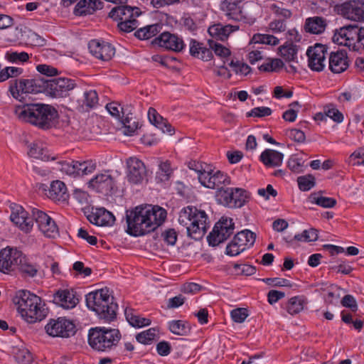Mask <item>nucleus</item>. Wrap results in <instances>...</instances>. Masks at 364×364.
Returning a JSON list of instances; mask_svg holds the SVG:
<instances>
[{
	"mask_svg": "<svg viewBox=\"0 0 364 364\" xmlns=\"http://www.w3.org/2000/svg\"><path fill=\"white\" fill-rule=\"evenodd\" d=\"M166 216V210L159 205L145 204L136 206L126 212V232L134 237L144 235L162 225Z\"/></svg>",
	"mask_w": 364,
	"mask_h": 364,
	"instance_id": "nucleus-1",
	"label": "nucleus"
},
{
	"mask_svg": "<svg viewBox=\"0 0 364 364\" xmlns=\"http://www.w3.org/2000/svg\"><path fill=\"white\" fill-rule=\"evenodd\" d=\"M16 112L19 119L42 130H48L55 127L58 119L57 109L46 104H25L18 107Z\"/></svg>",
	"mask_w": 364,
	"mask_h": 364,
	"instance_id": "nucleus-2",
	"label": "nucleus"
},
{
	"mask_svg": "<svg viewBox=\"0 0 364 364\" xmlns=\"http://www.w3.org/2000/svg\"><path fill=\"white\" fill-rule=\"evenodd\" d=\"M14 302L18 306L21 317L29 323L41 321L47 315V309L42 304L41 298L29 291H18Z\"/></svg>",
	"mask_w": 364,
	"mask_h": 364,
	"instance_id": "nucleus-3",
	"label": "nucleus"
},
{
	"mask_svg": "<svg viewBox=\"0 0 364 364\" xmlns=\"http://www.w3.org/2000/svg\"><path fill=\"white\" fill-rule=\"evenodd\" d=\"M86 305L95 311L100 319L110 323L117 318L118 305L110 296L107 288L90 292L86 295Z\"/></svg>",
	"mask_w": 364,
	"mask_h": 364,
	"instance_id": "nucleus-4",
	"label": "nucleus"
},
{
	"mask_svg": "<svg viewBox=\"0 0 364 364\" xmlns=\"http://www.w3.org/2000/svg\"><path fill=\"white\" fill-rule=\"evenodd\" d=\"M208 217L204 210L187 206L179 213L178 223L184 227L189 237L197 240L201 239L208 228Z\"/></svg>",
	"mask_w": 364,
	"mask_h": 364,
	"instance_id": "nucleus-5",
	"label": "nucleus"
},
{
	"mask_svg": "<svg viewBox=\"0 0 364 364\" xmlns=\"http://www.w3.org/2000/svg\"><path fill=\"white\" fill-rule=\"evenodd\" d=\"M121 339L117 328L95 327L89 330L88 343L95 350L108 352L115 348Z\"/></svg>",
	"mask_w": 364,
	"mask_h": 364,
	"instance_id": "nucleus-6",
	"label": "nucleus"
},
{
	"mask_svg": "<svg viewBox=\"0 0 364 364\" xmlns=\"http://www.w3.org/2000/svg\"><path fill=\"white\" fill-rule=\"evenodd\" d=\"M333 40L353 51L364 50V27L359 28L357 25L343 26L336 30Z\"/></svg>",
	"mask_w": 364,
	"mask_h": 364,
	"instance_id": "nucleus-7",
	"label": "nucleus"
},
{
	"mask_svg": "<svg viewBox=\"0 0 364 364\" xmlns=\"http://www.w3.org/2000/svg\"><path fill=\"white\" fill-rule=\"evenodd\" d=\"M47 78L38 76L33 79H18L10 81L9 91L12 96L21 100V95L28 93H46Z\"/></svg>",
	"mask_w": 364,
	"mask_h": 364,
	"instance_id": "nucleus-8",
	"label": "nucleus"
},
{
	"mask_svg": "<svg viewBox=\"0 0 364 364\" xmlns=\"http://www.w3.org/2000/svg\"><path fill=\"white\" fill-rule=\"evenodd\" d=\"M235 223L231 218L222 217L215 223L213 230L209 233L207 240L209 245L215 247L226 240L232 233Z\"/></svg>",
	"mask_w": 364,
	"mask_h": 364,
	"instance_id": "nucleus-9",
	"label": "nucleus"
},
{
	"mask_svg": "<svg viewBox=\"0 0 364 364\" xmlns=\"http://www.w3.org/2000/svg\"><path fill=\"white\" fill-rule=\"evenodd\" d=\"M256 234L250 230L237 232L226 247L225 253L230 256H237L246 249L253 246Z\"/></svg>",
	"mask_w": 364,
	"mask_h": 364,
	"instance_id": "nucleus-10",
	"label": "nucleus"
},
{
	"mask_svg": "<svg viewBox=\"0 0 364 364\" xmlns=\"http://www.w3.org/2000/svg\"><path fill=\"white\" fill-rule=\"evenodd\" d=\"M337 14L353 21H364V0H346L334 7Z\"/></svg>",
	"mask_w": 364,
	"mask_h": 364,
	"instance_id": "nucleus-11",
	"label": "nucleus"
},
{
	"mask_svg": "<svg viewBox=\"0 0 364 364\" xmlns=\"http://www.w3.org/2000/svg\"><path fill=\"white\" fill-rule=\"evenodd\" d=\"M45 329L46 333L52 337L69 338L76 333L75 325L64 317L50 319L46 325Z\"/></svg>",
	"mask_w": 364,
	"mask_h": 364,
	"instance_id": "nucleus-12",
	"label": "nucleus"
},
{
	"mask_svg": "<svg viewBox=\"0 0 364 364\" xmlns=\"http://www.w3.org/2000/svg\"><path fill=\"white\" fill-rule=\"evenodd\" d=\"M76 86V80L68 77L47 79L46 94L53 97H64Z\"/></svg>",
	"mask_w": 364,
	"mask_h": 364,
	"instance_id": "nucleus-13",
	"label": "nucleus"
},
{
	"mask_svg": "<svg viewBox=\"0 0 364 364\" xmlns=\"http://www.w3.org/2000/svg\"><path fill=\"white\" fill-rule=\"evenodd\" d=\"M221 10L228 20L241 21L249 25L255 22V18L244 14L240 0H224Z\"/></svg>",
	"mask_w": 364,
	"mask_h": 364,
	"instance_id": "nucleus-14",
	"label": "nucleus"
},
{
	"mask_svg": "<svg viewBox=\"0 0 364 364\" xmlns=\"http://www.w3.org/2000/svg\"><path fill=\"white\" fill-rule=\"evenodd\" d=\"M21 261H23V254L16 247H6L0 251V272L8 273L15 270Z\"/></svg>",
	"mask_w": 364,
	"mask_h": 364,
	"instance_id": "nucleus-15",
	"label": "nucleus"
},
{
	"mask_svg": "<svg viewBox=\"0 0 364 364\" xmlns=\"http://www.w3.org/2000/svg\"><path fill=\"white\" fill-rule=\"evenodd\" d=\"M60 170L67 175L74 177L82 176L92 173L97 167L95 161L89 160L82 162L77 161H61Z\"/></svg>",
	"mask_w": 364,
	"mask_h": 364,
	"instance_id": "nucleus-16",
	"label": "nucleus"
},
{
	"mask_svg": "<svg viewBox=\"0 0 364 364\" xmlns=\"http://www.w3.org/2000/svg\"><path fill=\"white\" fill-rule=\"evenodd\" d=\"M60 170L67 175L74 177L82 176L92 173L97 167L95 161L89 160L82 162L77 161H61Z\"/></svg>",
	"mask_w": 364,
	"mask_h": 364,
	"instance_id": "nucleus-17",
	"label": "nucleus"
},
{
	"mask_svg": "<svg viewBox=\"0 0 364 364\" xmlns=\"http://www.w3.org/2000/svg\"><path fill=\"white\" fill-rule=\"evenodd\" d=\"M327 51L328 47L321 43H316L307 49L308 65L311 70L321 72L324 69Z\"/></svg>",
	"mask_w": 364,
	"mask_h": 364,
	"instance_id": "nucleus-18",
	"label": "nucleus"
},
{
	"mask_svg": "<svg viewBox=\"0 0 364 364\" xmlns=\"http://www.w3.org/2000/svg\"><path fill=\"white\" fill-rule=\"evenodd\" d=\"M32 217L37 223L39 230L45 236L54 238L58 235V228L55 222L46 213L33 208L32 210Z\"/></svg>",
	"mask_w": 364,
	"mask_h": 364,
	"instance_id": "nucleus-19",
	"label": "nucleus"
},
{
	"mask_svg": "<svg viewBox=\"0 0 364 364\" xmlns=\"http://www.w3.org/2000/svg\"><path fill=\"white\" fill-rule=\"evenodd\" d=\"M89 187L105 196L112 193L115 187V180L109 171L97 174L88 183Z\"/></svg>",
	"mask_w": 364,
	"mask_h": 364,
	"instance_id": "nucleus-20",
	"label": "nucleus"
},
{
	"mask_svg": "<svg viewBox=\"0 0 364 364\" xmlns=\"http://www.w3.org/2000/svg\"><path fill=\"white\" fill-rule=\"evenodd\" d=\"M200 183L208 188H220L223 185L230 184V178L225 173L218 171L213 173V171H205L200 172L198 175Z\"/></svg>",
	"mask_w": 364,
	"mask_h": 364,
	"instance_id": "nucleus-21",
	"label": "nucleus"
},
{
	"mask_svg": "<svg viewBox=\"0 0 364 364\" xmlns=\"http://www.w3.org/2000/svg\"><path fill=\"white\" fill-rule=\"evenodd\" d=\"M88 48L93 56L102 61L111 60L115 54V48L111 43L97 39L91 40Z\"/></svg>",
	"mask_w": 364,
	"mask_h": 364,
	"instance_id": "nucleus-22",
	"label": "nucleus"
},
{
	"mask_svg": "<svg viewBox=\"0 0 364 364\" xmlns=\"http://www.w3.org/2000/svg\"><path fill=\"white\" fill-rule=\"evenodd\" d=\"M152 43L174 52H181L185 48L183 39L169 32L162 33L159 37L154 39Z\"/></svg>",
	"mask_w": 364,
	"mask_h": 364,
	"instance_id": "nucleus-23",
	"label": "nucleus"
},
{
	"mask_svg": "<svg viewBox=\"0 0 364 364\" xmlns=\"http://www.w3.org/2000/svg\"><path fill=\"white\" fill-rule=\"evenodd\" d=\"M11 208V220L23 232H30L33 225V218H29L28 213L21 205H14Z\"/></svg>",
	"mask_w": 364,
	"mask_h": 364,
	"instance_id": "nucleus-24",
	"label": "nucleus"
},
{
	"mask_svg": "<svg viewBox=\"0 0 364 364\" xmlns=\"http://www.w3.org/2000/svg\"><path fill=\"white\" fill-rule=\"evenodd\" d=\"M127 164L128 181L134 184L141 183L146 172L144 164L141 160L134 157L129 158Z\"/></svg>",
	"mask_w": 364,
	"mask_h": 364,
	"instance_id": "nucleus-25",
	"label": "nucleus"
},
{
	"mask_svg": "<svg viewBox=\"0 0 364 364\" xmlns=\"http://www.w3.org/2000/svg\"><path fill=\"white\" fill-rule=\"evenodd\" d=\"M53 301L63 309H70L78 304L79 299L73 290L59 289L53 295Z\"/></svg>",
	"mask_w": 364,
	"mask_h": 364,
	"instance_id": "nucleus-26",
	"label": "nucleus"
},
{
	"mask_svg": "<svg viewBox=\"0 0 364 364\" xmlns=\"http://www.w3.org/2000/svg\"><path fill=\"white\" fill-rule=\"evenodd\" d=\"M87 218L91 223L97 226H110L115 220L113 214L104 208H92Z\"/></svg>",
	"mask_w": 364,
	"mask_h": 364,
	"instance_id": "nucleus-27",
	"label": "nucleus"
},
{
	"mask_svg": "<svg viewBox=\"0 0 364 364\" xmlns=\"http://www.w3.org/2000/svg\"><path fill=\"white\" fill-rule=\"evenodd\" d=\"M329 69L333 73H341L348 68L346 51L341 50L331 52L328 59Z\"/></svg>",
	"mask_w": 364,
	"mask_h": 364,
	"instance_id": "nucleus-28",
	"label": "nucleus"
},
{
	"mask_svg": "<svg viewBox=\"0 0 364 364\" xmlns=\"http://www.w3.org/2000/svg\"><path fill=\"white\" fill-rule=\"evenodd\" d=\"M102 7L103 2L100 0H80L75 7L74 14L76 16L92 14Z\"/></svg>",
	"mask_w": 364,
	"mask_h": 364,
	"instance_id": "nucleus-29",
	"label": "nucleus"
},
{
	"mask_svg": "<svg viewBox=\"0 0 364 364\" xmlns=\"http://www.w3.org/2000/svg\"><path fill=\"white\" fill-rule=\"evenodd\" d=\"M148 117L149 122L164 133H168L171 135L174 133V129L172 128L167 119L161 117L154 108L150 107L149 109Z\"/></svg>",
	"mask_w": 364,
	"mask_h": 364,
	"instance_id": "nucleus-30",
	"label": "nucleus"
},
{
	"mask_svg": "<svg viewBox=\"0 0 364 364\" xmlns=\"http://www.w3.org/2000/svg\"><path fill=\"white\" fill-rule=\"evenodd\" d=\"M284 154L274 149H265L262 152L259 159L267 167H277L282 165Z\"/></svg>",
	"mask_w": 364,
	"mask_h": 364,
	"instance_id": "nucleus-31",
	"label": "nucleus"
},
{
	"mask_svg": "<svg viewBox=\"0 0 364 364\" xmlns=\"http://www.w3.org/2000/svg\"><path fill=\"white\" fill-rule=\"evenodd\" d=\"M238 29V26L218 23L210 26L208 31L212 37L215 38L217 40L225 41L232 32Z\"/></svg>",
	"mask_w": 364,
	"mask_h": 364,
	"instance_id": "nucleus-32",
	"label": "nucleus"
},
{
	"mask_svg": "<svg viewBox=\"0 0 364 364\" xmlns=\"http://www.w3.org/2000/svg\"><path fill=\"white\" fill-rule=\"evenodd\" d=\"M189 53L191 56L204 61L210 60L213 58L212 51L203 46V43L191 39L189 44Z\"/></svg>",
	"mask_w": 364,
	"mask_h": 364,
	"instance_id": "nucleus-33",
	"label": "nucleus"
},
{
	"mask_svg": "<svg viewBox=\"0 0 364 364\" xmlns=\"http://www.w3.org/2000/svg\"><path fill=\"white\" fill-rule=\"evenodd\" d=\"M47 196L53 200H65L68 197L65 184L58 180L53 181L50 183Z\"/></svg>",
	"mask_w": 364,
	"mask_h": 364,
	"instance_id": "nucleus-34",
	"label": "nucleus"
},
{
	"mask_svg": "<svg viewBox=\"0 0 364 364\" xmlns=\"http://www.w3.org/2000/svg\"><path fill=\"white\" fill-rule=\"evenodd\" d=\"M326 27V20L321 16L308 18L305 22V30L313 34H321Z\"/></svg>",
	"mask_w": 364,
	"mask_h": 364,
	"instance_id": "nucleus-35",
	"label": "nucleus"
},
{
	"mask_svg": "<svg viewBox=\"0 0 364 364\" xmlns=\"http://www.w3.org/2000/svg\"><path fill=\"white\" fill-rule=\"evenodd\" d=\"M124 314L128 323L133 327L141 328L151 324V320L141 317L132 308H126Z\"/></svg>",
	"mask_w": 364,
	"mask_h": 364,
	"instance_id": "nucleus-36",
	"label": "nucleus"
},
{
	"mask_svg": "<svg viewBox=\"0 0 364 364\" xmlns=\"http://www.w3.org/2000/svg\"><path fill=\"white\" fill-rule=\"evenodd\" d=\"M28 154L31 157L40 159L41 161L55 159L54 156H50L48 150L44 148L41 143L31 144Z\"/></svg>",
	"mask_w": 364,
	"mask_h": 364,
	"instance_id": "nucleus-37",
	"label": "nucleus"
},
{
	"mask_svg": "<svg viewBox=\"0 0 364 364\" xmlns=\"http://www.w3.org/2000/svg\"><path fill=\"white\" fill-rule=\"evenodd\" d=\"M232 203L230 204V208H241L248 202L250 199V193L245 189L235 188H232Z\"/></svg>",
	"mask_w": 364,
	"mask_h": 364,
	"instance_id": "nucleus-38",
	"label": "nucleus"
},
{
	"mask_svg": "<svg viewBox=\"0 0 364 364\" xmlns=\"http://www.w3.org/2000/svg\"><path fill=\"white\" fill-rule=\"evenodd\" d=\"M170 331L178 336H187L191 332L189 323L182 320H173L168 323Z\"/></svg>",
	"mask_w": 364,
	"mask_h": 364,
	"instance_id": "nucleus-39",
	"label": "nucleus"
},
{
	"mask_svg": "<svg viewBox=\"0 0 364 364\" xmlns=\"http://www.w3.org/2000/svg\"><path fill=\"white\" fill-rule=\"evenodd\" d=\"M160 26L152 24L138 29L134 36L139 40H148L155 36L159 32Z\"/></svg>",
	"mask_w": 364,
	"mask_h": 364,
	"instance_id": "nucleus-40",
	"label": "nucleus"
},
{
	"mask_svg": "<svg viewBox=\"0 0 364 364\" xmlns=\"http://www.w3.org/2000/svg\"><path fill=\"white\" fill-rule=\"evenodd\" d=\"M306 300L303 296L291 297L287 305V311L291 315H295L301 312L304 309Z\"/></svg>",
	"mask_w": 364,
	"mask_h": 364,
	"instance_id": "nucleus-41",
	"label": "nucleus"
},
{
	"mask_svg": "<svg viewBox=\"0 0 364 364\" xmlns=\"http://www.w3.org/2000/svg\"><path fill=\"white\" fill-rule=\"evenodd\" d=\"M5 59L13 64H23L28 61L30 55L24 51L17 52L12 50L6 52L4 55Z\"/></svg>",
	"mask_w": 364,
	"mask_h": 364,
	"instance_id": "nucleus-42",
	"label": "nucleus"
},
{
	"mask_svg": "<svg viewBox=\"0 0 364 364\" xmlns=\"http://www.w3.org/2000/svg\"><path fill=\"white\" fill-rule=\"evenodd\" d=\"M281 56L287 61H294L296 58L298 48L291 42H287L279 48Z\"/></svg>",
	"mask_w": 364,
	"mask_h": 364,
	"instance_id": "nucleus-43",
	"label": "nucleus"
},
{
	"mask_svg": "<svg viewBox=\"0 0 364 364\" xmlns=\"http://www.w3.org/2000/svg\"><path fill=\"white\" fill-rule=\"evenodd\" d=\"M309 200L311 203H316L325 208H331L336 205V200L335 198L318 196L316 193L311 194Z\"/></svg>",
	"mask_w": 364,
	"mask_h": 364,
	"instance_id": "nucleus-44",
	"label": "nucleus"
},
{
	"mask_svg": "<svg viewBox=\"0 0 364 364\" xmlns=\"http://www.w3.org/2000/svg\"><path fill=\"white\" fill-rule=\"evenodd\" d=\"M232 188H220L216 192L217 201L225 206L230 208V204L232 203Z\"/></svg>",
	"mask_w": 364,
	"mask_h": 364,
	"instance_id": "nucleus-45",
	"label": "nucleus"
},
{
	"mask_svg": "<svg viewBox=\"0 0 364 364\" xmlns=\"http://www.w3.org/2000/svg\"><path fill=\"white\" fill-rule=\"evenodd\" d=\"M17 268L24 277H34L38 271L37 265L28 262L24 255L23 261H21Z\"/></svg>",
	"mask_w": 364,
	"mask_h": 364,
	"instance_id": "nucleus-46",
	"label": "nucleus"
},
{
	"mask_svg": "<svg viewBox=\"0 0 364 364\" xmlns=\"http://www.w3.org/2000/svg\"><path fill=\"white\" fill-rule=\"evenodd\" d=\"M173 170L168 161L161 162L159 164V171L156 173V179L161 182L168 181L171 175Z\"/></svg>",
	"mask_w": 364,
	"mask_h": 364,
	"instance_id": "nucleus-47",
	"label": "nucleus"
},
{
	"mask_svg": "<svg viewBox=\"0 0 364 364\" xmlns=\"http://www.w3.org/2000/svg\"><path fill=\"white\" fill-rule=\"evenodd\" d=\"M252 43H262L270 46H276L279 43V39L270 34H262V33H256L255 34L251 40Z\"/></svg>",
	"mask_w": 364,
	"mask_h": 364,
	"instance_id": "nucleus-48",
	"label": "nucleus"
},
{
	"mask_svg": "<svg viewBox=\"0 0 364 364\" xmlns=\"http://www.w3.org/2000/svg\"><path fill=\"white\" fill-rule=\"evenodd\" d=\"M156 336V330L154 328H151L148 330L139 333L136 336V341L142 344H151Z\"/></svg>",
	"mask_w": 364,
	"mask_h": 364,
	"instance_id": "nucleus-49",
	"label": "nucleus"
},
{
	"mask_svg": "<svg viewBox=\"0 0 364 364\" xmlns=\"http://www.w3.org/2000/svg\"><path fill=\"white\" fill-rule=\"evenodd\" d=\"M297 182L299 189L302 191H308L316 185L315 177L311 174L298 177Z\"/></svg>",
	"mask_w": 364,
	"mask_h": 364,
	"instance_id": "nucleus-50",
	"label": "nucleus"
},
{
	"mask_svg": "<svg viewBox=\"0 0 364 364\" xmlns=\"http://www.w3.org/2000/svg\"><path fill=\"white\" fill-rule=\"evenodd\" d=\"M120 122L122 123L124 128V134L126 135L132 136L139 127V123L136 121L134 116L127 117V118H122Z\"/></svg>",
	"mask_w": 364,
	"mask_h": 364,
	"instance_id": "nucleus-51",
	"label": "nucleus"
},
{
	"mask_svg": "<svg viewBox=\"0 0 364 364\" xmlns=\"http://www.w3.org/2000/svg\"><path fill=\"white\" fill-rule=\"evenodd\" d=\"M208 45L210 46V50H213L215 54L218 56L227 58L231 54L230 50L228 48L213 40H208Z\"/></svg>",
	"mask_w": 364,
	"mask_h": 364,
	"instance_id": "nucleus-52",
	"label": "nucleus"
},
{
	"mask_svg": "<svg viewBox=\"0 0 364 364\" xmlns=\"http://www.w3.org/2000/svg\"><path fill=\"white\" fill-rule=\"evenodd\" d=\"M15 360L20 364H29L33 360L31 353L28 349L18 348L14 352Z\"/></svg>",
	"mask_w": 364,
	"mask_h": 364,
	"instance_id": "nucleus-53",
	"label": "nucleus"
},
{
	"mask_svg": "<svg viewBox=\"0 0 364 364\" xmlns=\"http://www.w3.org/2000/svg\"><path fill=\"white\" fill-rule=\"evenodd\" d=\"M98 95L95 90H89L84 92L83 104L88 108L92 109L98 104Z\"/></svg>",
	"mask_w": 364,
	"mask_h": 364,
	"instance_id": "nucleus-54",
	"label": "nucleus"
},
{
	"mask_svg": "<svg viewBox=\"0 0 364 364\" xmlns=\"http://www.w3.org/2000/svg\"><path fill=\"white\" fill-rule=\"evenodd\" d=\"M138 21L136 19L123 20L118 23L117 27L121 31L129 33L136 28Z\"/></svg>",
	"mask_w": 364,
	"mask_h": 364,
	"instance_id": "nucleus-55",
	"label": "nucleus"
},
{
	"mask_svg": "<svg viewBox=\"0 0 364 364\" xmlns=\"http://www.w3.org/2000/svg\"><path fill=\"white\" fill-rule=\"evenodd\" d=\"M272 113V109L267 107H257L250 110L247 113V117H264L271 115Z\"/></svg>",
	"mask_w": 364,
	"mask_h": 364,
	"instance_id": "nucleus-56",
	"label": "nucleus"
},
{
	"mask_svg": "<svg viewBox=\"0 0 364 364\" xmlns=\"http://www.w3.org/2000/svg\"><path fill=\"white\" fill-rule=\"evenodd\" d=\"M232 319L236 323H242L248 316V311L245 308H237L231 311Z\"/></svg>",
	"mask_w": 364,
	"mask_h": 364,
	"instance_id": "nucleus-57",
	"label": "nucleus"
},
{
	"mask_svg": "<svg viewBox=\"0 0 364 364\" xmlns=\"http://www.w3.org/2000/svg\"><path fill=\"white\" fill-rule=\"evenodd\" d=\"M229 65L232 68L236 74H242L247 75L251 72V68L246 63H240V62H234L232 60Z\"/></svg>",
	"mask_w": 364,
	"mask_h": 364,
	"instance_id": "nucleus-58",
	"label": "nucleus"
},
{
	"mask_svg": "<svg viewBox=\"0 0 364 364\" xmlns=\"http://www.w3.org/2000/svg\"><path fill=\"white\" fill-rule=\"evenodd\" d=\"M36 70L41 74L46 77H54L58 75V70L57 68L46 64H40L36 66Z\"/></svg>",
	"mask_w": 364,
	"mask_h": 364,
	"instance_id": "nucleus-59",
	"label": "nucleus"
},
{
	"mask_svg": "<svg viewBox=\"0 0 364 364\" xmlns=\"http://www.w3.org/2000/svg\"><path fill=\"white\" fill-rule=\"evenodd\" d=\"M269 28L273 33H281L286 30L287 24L284 19H275L269 23Z\"/></svg>",
	"mask_w": 364,
	"mask_h": 364,
	"instance_id": "nucleus-60",
	"label": "nucleus"
},
{
	"mask_svg": "<svg viewBox=\"0 0 364 364\" xmlns=\"http://www.w3.org/2000/svg\"><path fill=\"white\" fill-rule=\"evenodd\" d=\"M341 303L343 306L349 308L353 312H355L358 310V304L356 300L350 294L344 296L341 299Z\"/></svg>",
	"mask_w": 364,
	"mask_h": 364,
	"instance_id": "nucleus-61",
	"label": "nucleus"
},
{
	"mask_svg": "<svg viewBox=\"0 0 364 364\" xmlns=\"http://www.w3.org/2000/svg\"><path fill=\"white\" fill-rule=\"evenodd\" d=\"M262 281L272 287H291V284L289 280L282 278H266L263 279Z\"/></svg>",
	"mask_w": 364,
	"mask_h": 364,
	"instance_id": "nucleus-62",
	"label": "nucleus"
},
{
	"mask_svg": "<svg viewBox=\"0 0 364 364\" xmlns=\"http://www.w3.org/2000/svg\"><path fill=\"white\" fill-rule=\"evenodd\" d=\"M324 111L326 114V119L329 117L337 123H341L343 122V115L338 109L334 107H328L327 109H325Z\"/></svg>",
	"mask_w": 364,
	"mask_h": 364,
	"instance_id": "nucleus-63",
	"label": "nucleus"
},
{
	"mask_svg": "<svg viewBox=\"0 0 364 364\" xmlns=\"http://www.w3.org/2000/svg\"><path fill=\"white\" fill-rule=\"evenodd\" d=\"M126 10L122 17L123 20L136 19L141 14L140 9L138 7H132L125 6Z\"/></svg>",
	"mask_w": 364,
	"mask_h": 364,
	"instance_id": "nucleus-64",
	"label": "nucleus"
}]
</instances>
